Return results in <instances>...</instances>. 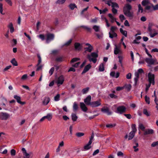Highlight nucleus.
<instances>
[{
	"label": "nucleus",
	"mask_w": 158,
	"mask_h": 158,
	"mask_svg": "<svg viewBox=\"0 0 158 158\" xmlns=\"http://www.w3.org/2000/svg\"><path fill=\"white\" fill-rule=\"evenodd\" d=\"M135 132H133V131H131L129 134V137L128 140H129L133 139L135 135Z\"/></svg>",
	"instance_id": "19"
},
{
	"label": "nucleus",
	"mask_w": 158,
	"mask_h": 158,
	"mask_svg": "<svg viewBox=\"0 0 158 158\" xmlns=\"http://www.w3.org/2000/svg\"><path fill=\"white\" fill-rule=\"evenodd\" d=\"M91 143L88 142V143L84 146V149L85 150H88L90 149L91 148L90 145Z\"/></svg>",
	"instance_id": "22"
},
{
	"label": "nucleus",
	"mask_w": 158,
	"mask_h": 158,
	"mask_svg": "<svg viewBox=\"0 0 158 158\" xmlns=\"http://www.w3.org/2000/svg\"><path fill=\"white\" fill-rule=\"evenodd\" d=\"M101 100H99L91 102L90 106L94 108L99 106H101Z\"/></svg>",
	"instance_id": "7"
},
{
	"label": "nucleus",
	"mask_w": 158,
	"mask_h": 158,
	"mask_svg": "<svg viewBox=\"0 0 158 158\" xmlns=\"http://www.w3.org/2000/svg\"><path fill=\"white\" fill-rule=\"evenodd\" d=\"M75 135L78 138H81L85 135V134L83 132H77L76 133Z\"/></svg>",
	"instance_id": "23"
},
{
	"label": "nucleus",
	"mask_w": 158,
	"mask_h": 158,
	"mask_svg": "<svg viewBox=\"0 0 158 158\" xmlns=\"http://www.w3.org/2000/svg\"><path fill=\"white\" fill-rule=\"evenodd\" d=\"M94 134L93 133H92V134H91V136H90V138L89 139V142L91 143H92V140H93V139L94 138Z\"/></svg>",
	"instance_id": "57"
},
{
	"label": "nucleus",
	"mask_w": 158,
	"mask_h": 158,
	"mask_svg": "<svg viewBox=\"0 0 158 158\" xmlns=\"http://www.w3.org/2000/svg\"><path fill=\"white\" fill-rule=\"evenodd\" d=\"M98 56V54L97 53L93 52L91 54H88L87 58L90 61H92L94 63H96L97 59H96Z\"/></svg>",
	"instance_id": "2"
},
{
	"label": "nucleus",
	"mask_w": 158,
	"mask_h": 158,
	"mask_svg": "<svg viewBox=\"0 0 158 158\" xmlns=\"http://www.w3.org/2000/svg\"><path fill=\"white\" fill-rule=\"evenodd\" d=\"M81 27L86 29L88 32H91L92 30L91 28H89L86 26H82Z\"/></svg>",
	"instance_id": "39"
},
{
	"label": "nucleus",
	"mask_w": 158,
	"mask_h": 158,
	"mask_svg": "<svg viewBox=\"0 0 158 158\" xmlns=\"http://www.w3.org/2000/svg\"><path fill=\"white\" fill-rule=\"evenodd\" d=\"M112 2L110 0L106 1L105 2V3L107 4L109 6H110L111 5H112Z\"/></svg>",
	"instance_id": "62"
},
{
	"label": "nucleus",
	"mask_w": 158,
	"mask_h": 158,
	"mask_svg": "<svg viewBox=\"0 0 158 158\" xmlns=\"http://www.w3.org/2000/svg\"><path fill=\"white\" fill-rule=\"evenodd\" d=\"M119 18L120 21L123 22V21L126 19V18L123 15L121 14L119 16Z\"/></svg>",
	"instance_id": "41"
},
{
	"label": "nucleus",
	"mask_w": 158,
	"mask_h": 158,
	"mask_svg": "<svg viewBox=\"0 0 158 158\" xmlns=\"http://www.w3.org/2000/svg\"><path fill=\"white\" fill-rule=\"evenodd\" d=\"M151 146L152 147H155L156 146H158V141L153 142L151 144Z\"/></svg>",
	"instance_id": "53"
},
{
	"label": "nucleus",
	"mask_w": 158,
	"mask_h": 158,
	"mask_svg": "<svg viewBox=\"0 0 158 158\" xmlns=\"http://www.w3.org/2000/svg\"><path fill=\"white\" fill-rule=\"evenodd\" d=\"M152 23H149L148 27V31L150 33H151L152 32Z\"/></svg>",
	"instance_id": "45"
},
{
	"label": "nucleus",
	"mask_w": 158,
	"mask_h": 158,
	"mask_svg": "<svg viewBox=\"0 0 158 158\" xmlns=\"http://www.w3.org/2000/svg\"><path fill=\"white\" fill-rule=\"evenodd\" d=\"M64 81V77L63 75L60 76L58 78L57 83V85H62Z\"/></svg>",
	"instance_id": "10"
},
{
	"label": "nucleus",
	"mask_w": 158,
	"mask_h": 158,
	"mask_svg": "<svg viewBox=\"0 0 158 158\" xmlns=\"http://www.w3.org/2000/svg\"><path fill=\"white\" fill-rule=\"evenodd\" d=\"M73 108L74 111H77L78 109V105L76 102L74 103Z\"/></svg>",
	"instance_id": "33"
},
{
	"label": "nucleus",
	"mask_w": 158,
	"mask_h": 158,
	"mask_svg": "<svg viewBox=\"0 0 158 158\" xmlns=\"http://www.w3.org/2000/svg\"><path fill=\"white\" fill-rule=\"evenodd\" d=\"M10 153L12 156H14L16 154V151L14 149H12L10 151Z\"/></svg>",
	"instance_id": "54"
},
{
	"label": "nucleus",
	"mask_w": 158,
	"mask_h": 158,
	"mask_svg": "<svg viewBox=\"0 0 158 158\" xmlns=\"http://www.w3.org/2000/svg\"><path fill=\"white\" fill-rule=\"evenodd\" d=\"M152 7L153 8L154 10H158V4L154 6L153 4H152Z\"/></svg>",
	"instance_id": "47"
},
{
	"label": "nucleus",
	"mask_w": 158,
	"mask_h": 158,
	"mask_svg": "<svg viewBox=\"0 0 158 158\" xmlns=\"http://www.w3.org/2000/svg\"><path fill=\"white\" fill-rule=\"evenodd\" d=\"M80 60V58H74L72 59L70 61V63H72L73 62H76Z\"/></svg>",
	"instance_id": "44"
},
{
	"label": "nucleus",
	"mask_w": 158,
	"mask_h": 158,
	"mask_svg": "<svg viewBox=\"0 0 158 158\" xmlns=\"http://www.w3.org/2000/svg\"><path fill=\"white\" fill-rule=\"evenodd\" d=\"M63 56H60L56 57L55 60L57 62H61L63 60Z\"/></svg>",
	"instance_id": "20"
},
{
	"label": "nucleus",
	"mask_w": 158,
	"mask_h": 158,
	"mask_svg": "<svg viewBox=\"0 0 158 158\" xmlns=\"http://www.w3.org/2000/svg\"><path fill=\"white\" fill-rule=\"evenodd\" d=\"M91 66L90 64H89L86 65L85 67L83 70L81 74H83L86 73V72H87L89 70V69L91 68Z\"/></svg>",
	"instance_id": "15"
},
{
	"label": "nucleus",
	"mask_w": 158,
	"mask_h": 158,
	"mask_svg": "<svg viewBox=\"0 0 158 158\" xmlns=\"http://www.w3.org/2000/svg\"><path fill=\"white\" fill-rule=\"evenodd\" d=\"M131 128L132 131H133L135 132H136L137 131V129L136 128V125L135 124H132L131 125Z\"/></svg>",
	"instance_id": "40"
},
{
	"label": "nucleus",
	"mask_w": 158,
	"mask_h": 158,
	"mask_svg": "<svg viewBox=\"0 0 158 158\" xmlns=\"http://www.w3.org/2000/svg\"><path fill=\"white\" fill-rule=\"evenodd\" d=\"M10 117V115L5 112L0 113V119L2 120H6Z\"/></svg>",
	"instance_id": "6"
},
{
	"label": "nucleus",
	"mask_w": 158,
	"mask_h": 158,
	"mask_svg": "<svg viewBox=\"0 0 158 158\" xmlns=\"http://www.w3.org/2000/svg\"><path fill=\"white\" fill-rule=\"evenodd\" d=\"M108 16L111 19V22L113 23L115 21L116 19L114 18L112 15L111 14H109Z\"/></svg>",
	"instance_id": "28"
},
{
	"label": "nucleus",
	"mask_w": 158,
	"mask_h": 158,
	"mask_svg": "<svg viewBox=\"0 0 158 158\" xmlns=\"http://www.w3.org/2000/svg\"><path fill=\"white\" fill-rule=\"evenodd\" d=\"M154 133V131L152 129H147L144 132L143 134L145 135L152 134Z\"/></svg>",
	"instance_id": "14"
},
{
	"label": "nucleus",
	"mask_w": 158,
	"mask_h": 158,
	"mask_svg": "<svg viewBox=\"0 0 158 158\" xmlns=\"http://www.w3.org/2000/svg\"><path fill=\"white\" fill-rule=\"evenodd\" d=\"M75 49L77 50H80L82 48V46L78 43H76L74 44Z\"/></svg>",
	"instance_id": "18"
},
{
	"label": "nucleus",
	"mask_w": 158,
	"mask_h": 158,
	"mask_svg": "<svg viewBox=\"0 0 158 158\" xmlns=\"http://www.w3.org/2000/svg\"><path fill=\"white\" fill-rule=\"evenodd\" d=\"M11 62L14 66H17L18 65L17 62L16 61L15 58H13L12 59V60L11 61Z\"/></svg>",
	"instance_id": "34"
},
{
	"label": "nucleus",
	"mask_w": 158,
	"mask_h": 158,
	"mask_svg": "<svg viewBox=\"0 0 158 158\" xmlns=\"http://www.w3.org/2000/svg\"><path fill=\"white\" fill-rule=\"evenodd\" d=\"M50 101V99L49 98H45L43 102V103L45 105H47Z\"/></svg>",
	"instance_id": "26"
},
{
	"label": "nucleus",
	"mask_w": 158,
	"mask_h": 158,
	"mask_svg": "<svg viewBox=\"0 0 158 158\" xmlns=\"http://www.w3.org/2000/svg\"><path fill=\"white\" fill-rule=\"evenodd\" d=\"M33 156V154L31 152L29 153L27 152L23 154V158H31Z\"/></svg>",
	"instance_id": "16"
},
{
	"label": "nucleus",
	"mask_w": 158,
	"mask_h": 158,
	"mask_svg": "<svg viewBox=\"0 0 158 158\" xmlns=\"http://www.w3.org/2000/svg\"><path fill=\"white\" fill-rule=\"evenodd\" d=\"M139 129H140L142 131H144H144L145 130V127L142 124H140L139 125Z\"/></svg>",
	"instance_id": "38"
},
{
	"label": "nucleus",
	"mask_w": 158,
	"mask_h": 158,
	"mask_svg": "<svg viewBox=\"0 0 158 158\" xmlns=\"http://www.w3.org/2000/svg\"><path fill=\"white\" fill-rule=\"evenodd\" d=\"M143 113L144 114L146 115L147 116H149L150 115V114L148 112L147 110L146 109H143Z\"/></svg>",
	"instance_id": "37"
},
{
	"label": "nucleus",
	"mask_w": 158,
	"mask_h": 158,
	"mask_svg": "<svg viewBox=\"0 0 158 158\" xmlns=\"http://www.w3.org/2000/svg\"><path fill=\"white\" fill-rule=\"evenodd\" d=\"M14 98L16 99L17 102L21 104V105H23L25 104V102H23L21 101V98L20 97L18 96L17 95H15L14 96Z\"/></svg>",
	"instance_id": "11"
},
{
	"label": "nucleus",
	"mask_w": 158,
	"mask_h": 158,
	"mask_svg": "<svg viewBox=\"0 0 158 158\" xmlns=\"http://www.w3.org/2000/svg\"><path fill=\"white\" fill-rule=\"evenodd\" d=\"M145 100L147 103L148 104H150V98L147 95H146L145 97Z\"/></svg>",
	"instance_id": "46"
},
{
	"label": "nucleus",
	"mask_w": 158,
	"mask_h": 158,
	"mask_svg": "<svg viewBox=\"0 0 158 158\" xmlns=\"http://www.w3.org/2000/svg\"><path fill=\"white\" fill-rule=\"evenodd\" d=\"M69 7L72 10H73L75 8L77 7L75 4L73 3L70 4L69 5Z\"/></svg>",
	"instance_id": "30"
},
{
	"label": "nucleus",
	"mask_w": 158,
	"mask_h": 158,
	"mask_svg": "<svg viewBox=\"0 0 158 158\" xmlns=\"http://www.w3.org/2000/svg\"><path fill=\"white\" fill-rule=\"evenodd\" d=\"M54 69H55L53 67H52L49 70V74H50V76L52 75L53 74V73L54 72Z\"/></svg>",
	"instance_id": "50"
},
{
	"label": "nucleus",
	"mask_w": 158,
	"mask_h": 158,
	"mask_svg": "<svg viewBox=\"0 0 158 158\" xmlns=\"http://www.w3.org/2000/svg\"><path fill=\"white\" fill-rule=\"evenodd\" d=\"M80 64V62H78L74 64H72V66L75 68H77Z\"/></svg>",
	"instance_id": "59"
},
{
	"label": "nucleus",
	"mask_w": 158,
	"mask_h": 158,
	"mask_svg": "<svg viewBox=\"0 0 158 158\" xmlns=\"http://www.w3.org/2000/svg\"><path fill=\"white\" fill-rule=\"evenodd\" d=\"M93 29L95 32H98L100 30V27L97 25H94L93 27Z\"/></svg>",
	"instance_id": "29"
},
{
	"label": "nucleus",
	"mask_w": 158,
	"mask_h": 158,
	"mask_svg": "<svg viewBox=\"0 0 158 158\" xmlns=\"http://www.w3.org/2000/svg\"><path fill=\"white\" fill-rule=\"evenodd\" d=\"M60 97V95L59 94H57L54 97V100L55 101H57L59 100Z\"/></svg>",
	"instance_id": "48"
},
{
	"label": "nucleus",
	"mask_w": 158,
	"mask_h": 158,
	"mask_svg": "<svg viewBox=\"0 0 158 158\" xmlns=\"http://www.w3.org/2000/svg\"><path fill=\"white\" fill-rule=\"evenodd\" d=\"M66 0H58L56 3L59 4H63L65 1Z\"/></svg>",
	"instance_id": "58"
},
{
	"label": "nucleus",
	"mask_w": 158,
	"mask_h": 158,
	"mask_svg": "<svg viewBox=\"0 0 158 158\" xmlns=\"http://www.w3.org/2000/svg\"><path fill=\"white\" fill-rule=\"evenodd\" d=\"M80 106L81 110L84 112H86L88 110V108L83 102L80 103Z\"/></svg>",
	"instance_id": "13"
},
{
	"label": "nucleus",
	"mask_w": 158,
	"mask_h": 158,
	"mask_svg": "<svg viewBox=\"0 0 158 158\" xmlns=\"http://www.w3.org/2000/svg\"><path fill=\"white\" fill-rule=\"evenodd\" d=\"M109 96H110V97L113 98H115V99H116L117 98V96L115 95L114 94H109Z\"/></svg>",
	"instance_id": "52"
},
{
	"label": "nucleus",
	"mask_w": 158,
	"mask_h": 158,
	"mask_svg": "<svg viewBox=\"0 0 158 158\" xmlns=\"http://www.w3.org/2000/svg\"><path fill=\"white\" fill-rule=\"evenodd\" d=\"M59 51L57 50H53L51 51V54H53L54 55H56L58 52Z\"/></svg>",
	"instance_id": "55"
},
{
	"label": "nucleus",
	"mask_w": 158,
	"mask_h": 158,
	"mask_svg": "<svg viewBox=\"0 0 158 158\" xmlns=\"http://www.w3.org/2000/svg\"><path fill=\"white\" fill-rule=\"evenodd\" d=\"M45 118L48 119L49 120L52 118V115L50 114H48L46 116H44Z\"/></svg>",
	"instance_id": "56"
},
{
	"label": "nucleus",
	"mask_w": 158,
	"mask_h": 158,
	"mask_svg": "<svg viewBox=\"0 0 158 158\" xmlns=\"http://www.w3.org/2000/svg\"><path fill=\"white\" fill-rule=\"evenodd\" d=\"M85 50L84 51L85 53H86L87 52H91L93 49V47H88L85 48Z\"/></svg>",
	"instance_id": "25"
},
{
	"label": "nucleus",
	"mask_w": 158,
	"mask_h": 158,
	"mask_svg": "<svg viewBox=\"0 0 158 158\" xmlns=\"http://www.w3.org/2000/svg\"><path fill=\"white\" fill-rule=\"evenodd\" d=\"M148 77L149 83L154 85L155 84V75L151 72H149L148 74Z\"/></svg>",
	"instance_id": "3"
},
{
	"label": "nucleus",
	"mask_w": 158,
	"mask_h": 158,
	"mask_svg": "<svg viewBox=\"0 0 158 158\" xmlns=\"http://www.w3.org/2000/svg\"><path fill=\"white\" fill-rule=\"evenodd\" d=\"M126 108L124 106H119L117 108L115 112L120 114H122L126 112Z\"/></svg>",
	"instance_id": "4"
},
{
	"label": "nucleus",
	"mask_w": 158,
	"mask_h": 158,
	"mask_svg": "<svg viewBox=\"0 0 158 158\" xmlns=\"http://www.w3.org/2000/svg\"><path fill=\"white\" fill-rule=\"evenodd\" d=\"M37 56L38 58V63L37 65V66H38L39 65L41 62V56L39 54H37Z\"/></svg>",
	"instance_id": "35"
},
{
	"label": "nucleus",
	"mask_w": 158,
	"mask_h": 158,
	"mask_svg": "<svg viewBox=\"0 0 158 158\" xmlns=\"http://www.w3.org/2000/svg\"><path fill=\"white\" fill-rule=\"evenodd\" d=\"M101 111L103 113H106L108 115H111L112 114L111 111H110L108 107H104L101 109Z\"/></svg>",
	"instance_id": "8"
},
{
	"label": "nucleus",
	"mask_w": 158,
	"mask_h": 158,
	"mask_svg": "<svg viewBox=\"0 0 158 158\" xmlns=\"http://www.w3.org/2000/svg\"><path fill=\"white\" fill-rule=\"evenodd\" d=\"M89 87L85 88L82 89V92L83 94L87 93L89 91Z\"/></svg>",
	"instance_id": "31"
},
{
	"label": "nucleus",
	"mask_w": 158,
	"mask_h": 158,
	"mask_svg": "<svg viewBox=\"0 0 158 158\" xmlns=\"http://www.w3.org/2000/svg\"><path fill=\"white\" fill-rule=\"evenodd\" d=\"M116 125V124H107L106 125V127L107 128H112L115 127Z\"/></svg>",
	"instance_id": "42"
},
{
	"label": "nucleus",
	"mask_w": 158,
	"mask_h": 158,
	"mask_svg": "<svg viewBox=\"0 0 158 158\" xmlns=\"http://www.w3.org/2000/svg\"><path fill=\"white\" fill-rule=\"evenodd\" d=\"M145 61L149 65H153L155 63L154 60L152 58H146L145 59Z\"/></svg>",
	"instance_id": "12"
},
{
	"label": "nucleus",
	"mask_w": 158,
	"mask_h": 158,
	"mask_svg": "<svg viewBox=\"0 0 158 158\" xmlns=\"http://www.w3.org/2000/svg\"><path fill=\"white\" fill-rule=\"evenodd\" d=\"M120 32L126 37H127V32L126 31L123 30L122 28L120 29Z\"/></svg>",
	"instance_id": "27"
},
{
	"label": "nucleus",
	"mask_w": 158,
	"mask_h": 158,
	"mask_svg": "<svg viewBox=\"0 0 158 158\" xmlns=\"http://www.w3.org/2000/svg\"><path fill=\"white\" fill-rule=\"evenodd\" d=\"M91 97L90 95H89L84 99V102L87 105H90L91 102Z\"/></svg>",
	"instance_id": "9"
},
{
	"label": "nucleus",
	"mask_w": 158,
	"mask_h": 158,
	"mask_svg": "<svg viewBox=\"0 0 158 158\" xmlns=\"http://www.w3.org/2000/svg\"><path fill=\"white\" fill-rule=\"evenodd\" d=\"M111 6L112 7V8H114V7L117 8H119V6L116 3L114 2H112V3Z\"/></svg>",
	"instance_id": "43"
},
{
	"label": "nucleus",
	"mask_w": 158,
	"mask_h": 158,
	"mask_svg": "<svg viewBox=\"0 0 158 158\" xmlns=\"http://www.w3.org/2000/svg\"><path fill=\"white\" fill-rule=\"evenodd\" d=\"M112 11L113 13L114 14H116L117 13V10L114 8H112Z\"/></svg>",
	"instance_id": "64"
},
{
	"label": "nucleus",
	"mask_w": 158,
	"mask_h": 158,
	"mask_svg": "<svg viewBox=\"0 0 158 158\" xmlns=\"http://www.w3.org/2000/svg\"><path fill=\"white\" fill-rule=\"evenodd\" d=\"M131 74L130 73H129L126 75V78L127 79H129L131 78Z\"/></svg>",
	"instance_id": "63"
},
{
	"label": "nucleus",
	"mask_w": 158,
	"mask_h": 158,
	"mask_svg": "<svg viewBox=\"0 0 158 158\" xmlns=\"http://www.w3.org/2000/svg\"><path fill=\"white\" fill-rule=\"evenodd\" d=\"M72 42V39H70L68 41L66 42L64 44L66 46H69V45Z\"/></svg>",
	"instance_id": "61"
},
{
	"label": "nucleus",
	"mask_w": 158,
	"mask_h": 158,
	"mask_svg": "<svg viewBox=\"0 0 158 158\" xmlns=\"http://www.w3.org/2000/svg\"><path fill=\"white\" fill-rule=\"evenodd\" d=\"M148 0H143L141 2L142 5L144 6H146L149 3Z\"/></svg>",
	"instance_id": "32"
},
{
	"label": "nucleus",
	"mask_w": 158,
	"mask_h": 158,
	"mask_svg": "<svg viewBox=\"0 0 158 158\" xmlns=\"http://www.w3.org/2000/svg\"><path fill=\"white\" fill-rule=\"evenodd\" d=\"M131 9L132 6L131 5L128 4H125L123 8V12L125 15L128 17L132 18L133 13L130 11Z\"/></svg>",
	"instance_id": "1"
},
{
	"label": "nucleus",
	"mask_w": 158,
	"mask_h": 158,
	"mask_svg": "<svg viewBox=\"0 0 158 158\" xmlns=\"http://www.w3.org/2000/svg\"><path fill=\"white\" fill-rule=\"evenodd\" d=\"M71 117L72 120L74 122L76 121L78 118L76 114L73 113L71 114Z\"/></svg>",
	"instance_id": "24"
},
{
	"label": "nucleus",
	"mask_w": 158,
	"mask_h": 158,
	"mask_svg": "<svg viewBox=\"0 0 158 158\" xmlns=\"http://www.w3.org/2000/svg\"><path fill=\"white\" fill-rule=\"evenodd\" d=\"M108 11V10L107 8H105L104 9L102 10H99V12L100 14H105L107 11Z\"/></svg>",
	"instance_id": "36"
},
{
	"label": "nucleus",
	"mask_w": 158,
	"mask_h": 158,
	"mask_svg": "<svg viewBox=\"0 0 158 158\" xmlns=\"http://www.w3.org/2000/svg\"><path fill=\"white\" fill-rule=\"evenodd\" d=\"M104 64L103 63H101L99 66V70L100 72H103L104 71Z\"/></svg>",
	"instance_id": "21"
},
{
	"label": "nucleus",
	"mask_w": 158,
	"mask_h": 158,
	"mask_svg": "<svg viewBox=\"0 0 158 158\" xmlns=\"http://www.w3.org/2000/svg\"><path fill=\"white\" fill-rule=\"evenodd\" d=\"M138 11L139 12H140V11H141V13H142L143 11V8L142 7L141 5L140 4H139L138 6Z\"/></svg>",
	"instance_id": "49"
},
{
	"label": "nucleus",
	"mask_w": 158,
	"mask_h": 158,
	"mask_svg": "<svg viewBox=\"0 0 158 158\" xmlns=\"http://www.w3.org/2000/svg\"><path fill=\"white\" fill-rule=\"evenodd\" d=\"M119 58V62L120 64V65L121 67H123V64H122V59L123 58L122 56H119L118 57Z\"/></svg>",
	"instance_id": "51"
},
{
	"label": "nucleus",
	"mask_w": 158,
	"mask_h": 158,
	"mask_svg": "<svg viewBox=\"0 0 158 158\" xmlns=\"http://www.w3.org/2000/svg\"><path fill=\"white\" fill-rule=\"evenodd\" d=\"M124 115L129 119H131V115L130 114H124Z\"/></svg>",
	"instance_id": "60"
},
{
	"label": "nucleus",
	"mask_w": 158,
	"mask_h": 158,
	"mask_svg": "<svg viewBox=\"0 0 158 158\" xmlns=\"http://www.w3.org/2000/svg\"><path fill=\"white\" fill-rule=\"evenodd\" d=\"M54 35L52 33H48L47 34L46 42L47 43H48L51 41L54 38Z\"/></svg>",
	"instance_id": "5"
},
{
	"label": "nucleus",
	"mask_w": 158,
	"mask_h": 158,
	"mask_svg": "<svg viewBox=\"0 0 158 158\" xmlns=\"http://www.w3.org/2000/svg\"><path fill=\"white\" fill-rule=\"evenodd\" d=\"M115 47L114 48V54L115 55H117L119 53H122L121 51L116 44L115 45Z\"/></svg>",
	"instance_id": "17"
}]
</instances>
